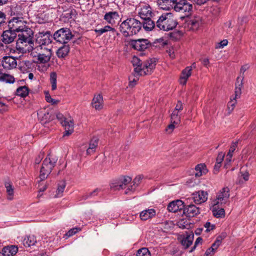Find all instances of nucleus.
Returning a JSON list of instances; mask_svg holds the SVG:
<instances>
[{
	"label": "nucleus",
	"mask_w": 256,
	"mask_h": 256,
	"mask_svg": "<svg viewBox=\"0 0 256 256\" xmlns=\"http://www.w3.org/2000/svg\"><path fill=\"white\" fill-rule=\"evenodd\" d=\"M157 62V58H152L142 63L138 58L134 56L132 60L133 66H136L134 72L138 76L150 74L155 68Z\"/></svg>",
	"instance_id": "f257e3e1"
},
{
	"label": "nucleus",
	"mask_w": 256,
	"mask_h": 256,
	"mask_svg": "<svg viewBox=\"0 0 256 256\" xmlns=\"http://www.w3.org/2000/svg\"><path fill=\"white\" fill-rule=\"evenodd\" d=\"M142 29V22L134 18H128L120 26V30L124 37L133 36Z\"/></svg>",
	"instance_id": "f03ea898"
},
{
	"label": "nucleus",
	"mask_w": 256,
	"mask_h": 256,
	"mask_svg": "<svg viewBox=\"0 0 256 256\" xmlns=\"http://www.w3.org/2000/svg\"><path fill=\"white\" fill-rule=\"evenodd\" d=\"M178 24L170 13H166L160 16L156 22L158 30L168 31L174 29Z\"/></svg>",
	"instance_id": "7ed1b4c3"
},
{
	"label": "nucleus",
	"mask_w": 256,
	"mask_h": 256,
	"mask_svg": "<svg viewBox=\"0 0 256 256\" xmlns=\"http://www.w3.org/2000/svg\"><path fill=\"white\" fill-rule=\"evenodd\" d=\"M50 156V155L48 154L43 161L40 174L41 180H44L48 178L57 162V159L51 158Z\"/></svg>",
	"instance_id": "20e7f679"
},
{
	"label": "nucleus",
	"mask_w": 256,
	"mask_h": 256,
	"mask_svg": "<svg viewBox=\"0 0 256 256\" xmlns=\"http://www.w3.org/2000/svg\"><path fill=\"white\" fill-rule=\"evenodd\" d=\"M18 34H17L18 39L16 40V48H20V44L28 43V44H32L34 43V32L28 26L26 28L20 31Z\"/></svg>",
	"instance_id": "39448f33"
},
{
	"label": "nucleus",
	"mask_w": 256,
	"mask_h": 256,
	"mask_svg": "<svg viewBox=\"0 0 256 256\" xmlns=\"http://www.w3.org/2000/svg\"><path fill=\"white\" fill-rule=\"evenodd\" d=\"M74 36V35L72 34L70 28H62L54 33L53 38L57 42L62 44H66Z\"/></svg>",
	"instance_id": "423d86ee"
},
{
	"label": "nucleus",
	"mask_w": 256,
	"mask_h": 256,
	"mask_svg": "<svg viewBox=\"0 0 256 256\" xmlns=\"http://www.w3.org/2000/svg\"><path fill=\"white\" fill-rule=\"evenodd\" d=\"M173 9L176 12L184 13V16H188L192 9V5L187 0H177L173 4Z\"/></svg>",
	"instance_id": "0eeeda50"
},
{
	"label": "nucleus",
	"mask_w": 256,
	"mask_h": 256,
	"mask_svg": "<svg viewBox=\"0 0 256 256\" xmlns=\"http://www.w3.org/2000/svg\"><path fill=\"white\" fill-rule=\"evenodd\" d=\"M22 19V18L15 16L8 20V28L16 33L26 28L27 22Z\"/></svg>",
	"instance_id": "6e6552de"
},
{
	"label": "nucleus",
	"mask_w": 256,
	"mask_h": 256,
	"mask_svg": "<svg viewBox=\"0 0 256 256\" xmlns=\"http://www.w3.org/2000/svg\"><path fill=\"white\" fill-rule=\"evenodd\" d=\"M128 44L132 48L139 51H144L152 46L151 42L145 38L130 40Z\"/></svg>",
	"instance_id": "1a4fd4ad"
},
{
	"label": "nucleus",
	"mask_w": 256,
	"mask_h": 256,
	"mask_svg": "<svg viewBox=\"0 0 256 256\" xmlns=\"http://www.w3.org/2000/svg\"><path fill=\"white\" fill-rule=\"evenodd\" d=\"M56 118L62 126L64 127L65 132L64 136H68L74 132V122L72 120L68 121L62 114L58 113L56 115Z\"/></svg>",
	"instance_id": "9d476101"
},
{
	"label": "nucleus",
	"mask_w": 256,
	"mask_h": 256,
	"mask_svg": "<svg viewBox=\"0 0 256 256\" xmlns=\"http://www.w3.org/2000/svg\"><path fill=\"white\" fill-rule=\"evenodd\" d=\"M38 116L42 123L49 122L54 118L55 116L52 112L46 108H41L38 111Z\"/></svg>",
	"instance_id": "9b49d317"
},
{
	"label": "nucleus",
	"mask_w": 256,
	"mask_h": 256,
	"mask_svg": "<svg viewBox=\"0 0 256 256\" xmlns=\"http://www.w3.org/2000/svg\"><path fill=\"white\" fill-rule=\"evenodd\" d=\"M52 38L53 36L50 31L40 32L36 39V42L40 44L39 46H46L52 43Z\"/></svg>",
	"instance_id": "f8f14e48"
},
{
	"label": "nucleus",
	"mask_w": 256,
	"mask_h": 256,
	"mask_svg": "<svg viewBox=\"0 0 256 256\" xmlns=\"http://www.w3.org/2000/svg\"><path fill=\"white\" fill-rule=\"evenodd\" d=\"M230 188L226 186L223 188L217 194L215 202H220V204H225L230 198Z\"/></svg>",
	"instance_id": "ddd939ff"
},
{
	"label": "nucleus",
	"mask_w": 256,
	"mask_h": 256,
	"mask_svg": "<svg viewBox=\"0 0 256 256\" xmlns=\"http://www.w3.org/2000/svg\"><path fill=\"white\" fill-rule=\"evenodd\" d=\"M200 213V208L193 204H184L183 214L186 217H194Z\"/></svg>",
	"instance_id": "4468645a"
},
{
	"label": "nucleus",
	"mask_w": 256,
	"mask_h": 256,
	"mask_svg": "<svg viewBox=\"0 0 256 256\" xmlns=\"http://www.w3.org/2000/svg\"><path fill=\"white\" fill-rule=\"evenodd\" d=\"M2 66L4 69L11 70L16 68L17 66L16 60L13 56H5L2 61Z\"/></svg>",
	"instance_id": "2eb2a0df"
},
{
	"label": "nucleus",
	"mask_w": 256,
	"mask_h": 256,
	"mask_svg": "<svg viewBox=\"0 0 256 256\" xmlns=\"http://www.w3.org/2000/svg\"><path fill=\"white\" fill-rule=\"evenodd\" d=\"M16 36V33L8 28V30L3 32L1 36L2 40L5 44H8L14 42Z\"/></svg>",
	"instance_id": "dca6fc26"
},
{
	"label": "nucleus",
	"mask_w": 256,
	"mask_h": 256,
	"mask_svg": "<svg viewBox=\"0 0 256 256\" xmlns=\"http://www.w3.org/2000/svg\"><path fill=\"white\" fill-rule=\"evenodd\" d=\"M184 204L183 201L178 200L169 203L167 208L170 212H176L178 211L183 210Z\"/></svg>",
	"instance_id": "f3484780"
},
{
	"label": "nucleus",
	"mask_w": 256,
	"mask_h": 256,
	"mask_svg": "<svg viewBox=\"0 0 256 256\" xmlns=\"http://www.w3.org/2000/svg\"><path fill=\"white\" fill-rule=\"evenodd\" d=\"M31 55L34 58V62L36 64H46L50 60L51 58L49 56L41 54L34 50L32 52Z\"/></svg>",
	"instance_id": "a211bd4d"
},
{
	"label": "nucleus",
	"mask_w": 256,
	"mask_h": 256,
	"mask_svg": "<svg viewBox=\"0 0 256 256\" xmlns=\"http://www.w3.org/2000/svg\"><path fill=\"white\" fill-rule=\"evenodd\" d=\"M194 237V234L192 232H186V235L183 236V238L180 242L182 245L184 246V249L188 248L192 244Z\"/></svg>",
	"instance_id": "6ab92c4d"
},
{
	"label": "nucleus",
	"mask_w": 256,
	"mask_h": 256,
	"mask_svg": "<svg viewBox=\"0 0 256 256\" xmlns=\"http://www.w3.org/2000/svg\"><path fill=\"white\" fill-rule=\"evenodd\" d=\"M132 178L128 176H124L121 182L112 184L110 188L114 190L125 188L126 186L132 181Z\"/></svg>",
	"instance_id": "aec40b11"
},
{
	"label": "nucleus",
	"mask_w": 256,
	"mask_h": 256,
	"mask_svg": "<svg viewBox=\"0 0 256 256\" xmlns=\"http://www.w3.org/2000/svg\"><path fill=\"white\" fill-rule=\"evenodd\" d=\"M138 14L142 20L148 18H152V19H154V14L152 12V8L149 6H143Z\"/></svg>",
	"instance_id": "412c9836"
},
{
	"label": "nucleus",
	"mask_w": 256,
	"mask_h": 256,
	"mask_svg": "<svg viewBox=\"0 0 256 256\" xmlns=\"http://www.w3.org/2000/svg\"><path fill=\"white\" fill-rule=\"evenodd\" d=\"M220 202L214 201V204L212 208L213 215L216 218H223L225 216V212L223 208H219Z\"/></svg>",
	"instance_id": "4be33fe9"
},
{
	"label": "nucleus",
	"mask_w": 256,
	"mask_h": 256,
	"mask_svg": "<svg viewBox=\"0 0 256 256\" xmlns=\"http://www.w3.org/2000/svg\"><path fill=\"white\" fill-rule=\"evenodd\" d=\"M120 15L117 12H106L104 16V19L109 24H113L116 22V20H118Z\"/></svg>",
	"instance_id": "5701e85b"
},
{
	"label": "nucleus",
	"mask_w": 256,
	"mask_h": 256,
	"mask_svg": "<svg viewBox=\"0 0 256 256\" xmlns=\"http://www.w3.org/2000/svg\"><path fill=\"white\" fill-rule=\"evenodd\" d=\"M194 200L196 204H201L208 199V193L203 190L198 191L194 194Z\"/></svg>",
	"instance_id": "b1692460"
},
{
	"label": "nucleus",
	"mask_w": 256,
	"mask_h": 256,
	"mask_svg": "<svg viewBox=\"0 0 256 256\" xmlns=\"http://www.w3.org/2000/svg\"><path fill=\"white\" fill-rule=\"evenodd\" d=\"M152 18H148L143 19L142 22H141L142 26L146 31H150L154 28H157L154 19L152 20Z\"/></svg>",
	"instance_id": "393cba45"
},
{
	"label": "nucleus",
	"mask_w": 256,
	"mask_h": 256,
	"mask_svg": "<svg viewBox=\"0 0 256 256\" xmlns=\"http://www.w3.org/2000/svg\"><path fill=\"white\" fill-rule=\"evenodd\" d=\"M192 71V66H187L182 72V75L180 79V83L182 85H185L186 83L188 78L191 76Z\"/></svg>",
	"instance_id": "a878e982"
},
{
	"label": "nucleus",
	"mask_w": 256,
	"mask_h": 256,
	"mask_svg": "<svg viewBox=\"0 0 256 256\" xmlns=\"http://www.w3.org/2000/svg\"><path fill=\"white\" fill-rule=\"evenodd\" d=\"M244 78V76H242L241 78L238 76L237 78L236 82V88H235V98H234L236 100L237 98L240 97V96L242 94V88L243 86V80Z\"/></svg>",
	"instance_id": "bb28decb"
},
{
	"label": "nucleus",
	"mask_w": 256,
	"mask_h": 256,
	"mask_svg": "<svg viewBox=\"0 0 256 256\" xmlns=\"http://www.w3.org/2000/svg\"><path fill=\"white\" fill-rule=\"evenodd\" d=\"M18 248L14 245L5 246L2 250L4 256H14L18 252Z\"/></svg>",
	"instance_id": "cd10ccee"
},
{
	"label": "nucleus",
	"mask_w": 256,
	"mask_h": 256,
	"mask_svg": "<svg viewBox=\"0 0 256 256\" xmlns=\"http://www.w3.org/2000/svg\"><path fill=\"white\" fill-rule=\"evenodd\" d=\"M103 98L102 96L98 94L95 96L92 100V104L93 108L96 110H101L102 108Z\"/></svg>",
	"instance_id": "c85d7f7f"
},
{
	"label": "nucleus",
	"mask_w": 256,
	"mask_h": 256,
	"mask_svg": "<svg viewBox=\"0 0 256 256\" xmlns=\"http://www.w3.org/2000/svg\"><path fill=\"white\" fill-rule=\"evenodd\" d=\"M156 215V210L154 209H148L142 211L140 215V218L142 220H146L152 218Z\"/></svg>",
	"instance_id": "c756f323"
},
{
	"label": "nucleus",
	"mask_w": 256,
	"mask_h": 256,
	"mask_svg": "<svg viewBox=\"0 0 256 256\" xmlns=\"http://www.w3.org/2000/svg\"><path fill=\"white\" fill-rule=\"evenodd\" d=\"M36 52L38 53H40L41 54H44L50 57H52V49L44 46H38L36 47L34 50Z\"/></svg>",
	"instance_id": "7c9ffc66"
},
{
	"label": "nucleus",
	"mask_w": 256,
	"mask_h": 256,
	"mask_svg": "<svg viewBox=\"0 0 256 256\" xmlns=\"http://www.w3.org/2000/svg\"><path fill=\"white\" fill-rule=\"evenodd\" d=\"M70 46L68 44H63L56 52V55L59 58H64L68 55L70 52Z\"/></svg>",
	"instance_id": "2f4dec72"
},
{
	"label": "nucleus",
	"mask_w": 256,
	"mask_h": 256,
	"mask_svg": "<svg viewBox=\"0 0 256 256\" xmlns=\"http://www.w3.org/2000/svg\"><path fill=\"white\" fill-rule=\"evenodd\" d=\"M98 138L96 136H94L90 140L89 147L86 150L88 154H91L96 151V148L98 146Z\"/></svg>",
	"instance_id": "473e14b6"
},
{
	"label": "nucleus",
	"mask_w": 256,
	"mask_h": 256,
	"mask_svg": "<svg viewBox=\"0 0 256 256\" xmlns=\"http://www.w3.org/2000/svg\"><path fill=\"white\" fill-rule=\"evenodd\" d=\"M196 172L195 176L200 177L203 174H206L208 172L206 165L204 164H197L195 167Z\"/></svg>",
	"instance_id": "72a5a7b5"
},
{
	"label": "nucleus",
	"mask_w": 256,
	"mask_h": 256,
	"mask_svg": "<svg viewBox=\"0 0 256 256\" xmlns=\"http://www.w3.org/2000/svg\"><path fill=\"white\" fill-rule=\"evenodd\" d=\"M36 242V238L34 236H26L22 240L23 244L26 247H30L34 246Z\"/></svg>",
	"instance_id": "f704fd0d"
},
{
	"label": "nucleus",
	"mask_w": 256,
	"mask_h": 256,
	"mask_svg": "<svg viewBox=\"0 0 256 256\" xmlns=\"http://www.w3.org/2000/svg\"><path fill=\"white\" fill-rule=\"evenodd\" d=\"M29 90L28 87L26 86H20L16 89V95L22 98H25L28 95Z\"/></svg>",
	"instance_id": "c9c22d12"
},
{
	"label": "nucleus",
	"mask_w": 256,
	"mask_h": 256,
	"mask_svg": "<svg viewBox=\"0 0 256 256\" xmlns=\"http://www.w3.org/2000/svg\"><path fill=\"white\" fill-rule=\"evenodd\" d=\"M202 22L199 18H195L188 21V25L190 26V28L192 30H196L201 24Z\"/></svg>",
	"instance_id": "e433bc0d"
},
{
	"label": "nucleus",
	"mask_w": 256,
	"mask_h": 256,
	"mask_svg": "<svg viewBox=\"0 0 256 256\" xmlns=\"http://www.w3.org/2000/svg\"><path fill=\"white\" fill-rule=\"evenodd\" d=\"M0 80L8 84H13L14 78L13 76L6 74H1L0 75Z\"/></svg>",
	"instance_id": "4c0bfd02"
},
{
	"label": "nucleus",
	"mask_w": 256,
	"mask_h": 256,
	"mask_svg": "<svg viewBox=\"0 0 256 256\" xmlns=\"http://www.w3.org/2000/svg\"><path fill=\"white\" fill-rule=\"evenodd\" d=\"M109 31H111L113 33L116 32V29L111 27L110 26H106L104 28H100L99 30H97V29L94 30V32L98 34L99 35H101L102 34L108 32H109Z\"/></svg>",
	"instance_id": "58836bf2"
},
{
	"label": "nucleus",
	"mask_w": 256,
	"mask_h": 256,
	"mask_svg": "<svg viewBox=\"0 0 256 256\" xmlns=\"http://www.w3.org/2000/svg\"><path fill=\"white\" fill-rule=\"evenodd\" d=\"M160 4L162 6V8L165 9L166 10H170V9H173V6L172 5V1H170L168 0H159Z\"/></svg>",
	"instance_id": "ea45409f"
},
{
	"label": "nucleus",
	"mask_w": 256,
	"mask_h": 256,
	"mask_svg": "<svg viewBox=\"0 0 256 256\" xmlns=\"http://www.w3.org/2000/svg\"><path fill=\"white\" fill-rule=\"evenodd\" d=\"M23 63V65L20 66V70L23 72H29L32 68V63L29 60H25Z\"/></svg>",
	"instance_id": "a19ab883"
},
{
	"label": "nucleus",
	"mask_w": 256,
	"mask_h": 256,
	"mask_svg": "<svg viewBox=\"0 0 256 256\" xmlns=\"http://www.w3.org/2000/svg\"><path fill=\"white\" fill-rule=\"evenodd\" d=\"M5 186L6 189V192L8 194V198L9 200H12L13 198L14 195V188L12 185L9 182L5 184Z\"/></svg>",
	"instance_id": "79ce46f5"
},
{
	"label": "nucleus",
	"mask_w": 256,
	"mask_h": 256,
	"mask_svg": "<svg viewBox=\"0 0 256 256\" xmlns=\"http://www.w3.org/2000/svg\"><path fill=\"white\" fill-rule=\"evenodd\" d=\"M56 78L57 75L56 72H52L50 74V81L52 84V90L56 89Z\"/></svg>",
	"instance_id": "37998d69"
},
{
	"label": "nucleus",
	"mask_w": 256,
	"mask_h": 256,
	"mask_svg": "<svg viewBox=\"0 0 256 256\" xmlns=\"http://www.w3.org/2000/svg\"><path fill=\"white\" fill-rule=\"evenodd\" d=\"M180 116L178 115V112L176 111H173L170 117V122L172 123L178 124L180 123Z\"/></svg>",
	"instance_id": "c03bdc74"
},
{
	"label": "nucleus",
	"mask_w": 256,
	"mask_h": 256,
	"mask_svg": "<svg viewBox=\"0 0 256 256\" xmlns=\"http://www.w3.org/2000/svg\"><path fill=\"white\" fill-rule=\"evenodd\" d=\"M66 188V182L64 181H61L58 184V188L56 190L57 196H60L62 193L64 192Z\"/></svg>",
	"instance_id": "a18cd8bd"
},
{
	"label": "nucleus",
	"mask_w": 256,
	"mask_h": 256,
	"mask_svg": "<svg viewBox=\"0 0 256 256\" xmlns=\"http://www.w3.org/2000/svg\"><path fill=\"white\" fill-rule=\"evenodd\" d=\"M136 256H151V254L148 248H142L138 250Z\"/></svg>",
	"instance_id": "49530a36"
},
{
	"label": "nucleus",
	"mask_w": 256,
	"mask_h": 256,
	"mask_svg": "<svg viewBox=\"0 0 256 256\" xmlns=\"http://www.w3.org/2000/svg\"><path fill=\"white\" fill-rule=\"evenodd\" d=\"M81 228H74L69 230L64 236V238L66 239L67 238L74 235L78 232L80 231Z\"/></svg>",
	"instance_id": "de8ad7c7"
},
{
	"label": "nucleus",
	"mask_w": 256,
	"mask_h": 256,
	"mask_svg": "<svg viewBox=\"0 0 256 256\" xmlns=\"http://www.w3.org/2000/svg\"><path fill=\"white\" fill-rule=\"evenodd\" d=\"M99 191H100L99 189L96 188L94 191H92V192L86 194H85L82 196V198L80 199V200H87L88 198H92L93 196H96L97 194H98V192Z\"/></svg>",
	"instance_id": "09e8293b"
},
{
	"label": "nucleus",
	"mask_w": 256,
	"mask_h": 256,
	"mask_svg": "<svg viewBox=\"0 0 256 256\" xmlns=\"http://www.w3.org/2000/svg\"><path fill=\"white\" fill-rule=\"evenodd\" d=\"M7 22L6 14L0 11V26L6 25Z\"/></svg>",
	"instance_id": "8fccbe9b"
},
{
	"label": "nucleus",
	"mask_w": 256,
	"mask_h": 256,
	"mask_svg": "<svg viewBox=\"0 0 256 256\" xmlns=\"http://www.w3.org/2000/svg\"><path fill=\"white\" fill-rule=\"evenodd\" d=\"M238 145V142H232L230 148L229 152L228 153V156L230 157V158H232V152L235 150L236 147Z\"/></svg>",
	"instance_id": "3c124183"
},
{
	"label": "nucleus",
	"mask_w": 256,
	"mask_h": 256,
	"mask_svg": "<svg viewBox=\"0 0 256 256\" xmlns=\"http://www.w3.org/2000/svg\"><path fill=\"white\" fill-rule=\"evenodd\" d=\"M182 32L180 31H177L176 32H169L168 35L169 37L172 40H176L178 38V36H181Z\"/></svg>",
	"instance_id": "603ef678"
},
{
	"label": "nucleus",
	"mask_w": 256,
	"mask_h": 256,
	"mask_svg": "<svg viewBox=\"0 0 256 256\" xmlns=\"http://www.w3.org/2000/svg\"><path fill=\"white\" fill-rule=\"evenodd\" d=\"M228 41L227 40H223L220 42L218 43L216 46V48H223L228 44Z\"/></svg>",
	"instance_id": "864d4df0"
},
{
	"label": "nucleus",
	"mask_w": 256,
	"mask_h": 256,
	"mask_svg": "<svg viewBox=\"0 0 256 256\" xmlns=\"http://www.w3.org/2000/svg\"><path fill=\"white\" fill-rule=\"evenodd\" d=\"M138 76L136 74V76H134L136 77V78H134L132 80H131V77H129V80H130L129 86H130L133 87L136 84V82L138 80Z\"/></svg>",
	"instance_id": "5fc2aeb1"
},
{
	"label": "nucleus",
	"mask_w": 256,
	"mask_h": 256,
	"mask_svg": "<svg viewBox=\"0 0 256 256\" xmlns=\"http://www.w3.org/2000/svg\"><path fill=\"white\" fill-rule=\"evenodd\" d=\"M220 245L218 240H216L215 242L212 244V246L210 248L213 252L216 250Z\"/></svg>",
	"instance_id": "6e6d98bb"
},
{
	"label": "nucleus",
	"mask_w": 256,
	"mask_h": 256,
	"mask_svg": "<svg viewBox=\"0 0 256 256\" xmlns=\"http://www.w3.org/2000/svg\"><path fill=\"white\" fill-rule=\"evenodd\" d=\"M204 226L206 228V232H210L215 228V225L211 224L210 222H206Z\"/></svg>",
	"instance_id": "4d7b16f0"
},
{
	"label": "nucleus",
	"mask_w": 256,
	"mask_h": 256,
	"mask_svg": "<svg viewBox=\"0 0 256 256\" xmlns=\"http://www.w3.org/2000/svg\"><path fill=\"white\" fill-rule=\"evenodd\" d=\"M142 176H136L134 180H133V184L134 186H136V187L137 186H138V184H140L141 180H142Z\"/></svg>",
	"instance_id": "13d9d810"
},
{
	"label": "nucleus",
	"mask_w": 256,
	"mask_h": 256,
	"mask_svg": "<svg viewBox=\"0 0 256 256\" xmlns=\"http://www.w3.org/2000/svg\"><path fill=\"white\" fill-rule=\"evenodd\" d=\"M224 154H223V152H220L218 154V156L216 158V162H220L221 164L222 162L224 160Z\"/></svg>",
	"instance_id": "bf43d9fd"
},
{
	"label": "nucleus",
	"mask_w": 256,
	"mask_h": 256,
	"mask_svg": "<svg viewBox=\"0 0 256 256\" xmlns=\"http://www.w3.org/2000/svg\"><path fill=\"white\" fill-rule=\"evenodd\" d=\"M175 124L172 123L166 128V131L168 133H171L175 128Z\"/></svg>",
	"instance_id": "052dcab7"
},
{
	"label": "nucleus",
	"mask_w": 256,
	"mask_h": 256,
	"mask_svg": "<svg viewBox=\"0 0 256 256\" xmlns=\"http://www.w3.org/2000/svg\"><path fill=\"white\" fill-rule=\"evenodd\" d=\"M226 236V232H222L216 238V240H218L220 243L221 244L222 240L225 238Z\"/></svg>",
	"instance_id": "680f3d73"
},
{
	"label": "nucleus",
	"mask_w": 256,
	"mask_h": 256,
	"mask_svg": "<svg viewBox=\"0 0 256 256\" xmlns=\"http://www.w3.org/2000/svg\"><path fill=\"white\" fill-rule=\"evenodd\" d=\"M182 108H183V107H182V102L180 101H178V102L176 105V106L175 108V109L174 111H176V112H178V111L182 110Z\"/></svg>",
	"instance_id": "e2e57ef3"
},
{
	"label": "nucleus",
	"mask_w": 256,
	"mask_h": 256,
	"mask_svg": "<svg viewBox=\"0 0 256 256\" xmlns=\"http://www.w3.org/2000/svg\"><path fill=\"white\" fill-rule=\"evenodd\" d=\"M44 152H40V154L35 159V164H39L42 159L44 156Z\"/></svg>",
	"instance_id": "0e129e2a"
},
{
	"label": "nucleus",
	"mask_w": 256,
	"mask_h": 256,
	"mask_svg": "<svg viewBox=\"0 0 256 256\" xmlns=\"http://www.w3.org/2000/svg\"><path fill=\"white\" fill-rule=\"evenodd\" d=\"M236 102L233 101L230 102L228 104V110H232L235 106Z\"/></svg>",
	"instance_id": "69168bd1"
},
{
	"label": "nucleus",
	"mask_w": 256,
	"mask_h": 256,
	"mask_svg": "<svg viewBox=\"0 0 256 256\" xmlns=\"http://www.w3.org/2000/svg\"><path fill=\"white\" fill-rule=\"evenodd\" d=\"M136 186H134V184L128 187L125 191V194H128L130 192H134L136 190Z\"/></svg>",
	"instance_id": "338daca9"
},
{
	"label": "nucleus",
	"mask_w": 256,
	"mask_h": 256,
	"mask_svg": "<svg viewBox=\"0 0 256 256\" xmlns=\"http://www.w3.org/2000/svg\"><path fill=\"white\" fill-rule=\"evenodd\" d=\"M45 98L46 100L48 102H50V101L52 100V98H51L50 96V94L48 92H45Z\"/></svg>",
	"instance_id": "774afa93"
}]
</instances>
